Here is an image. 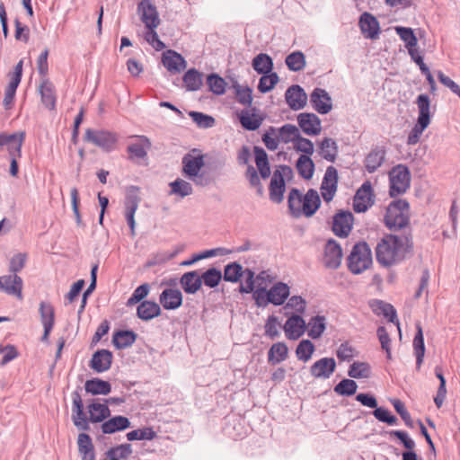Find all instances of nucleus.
I'll use <instances>...</instances> for the list:
<instances>
[{
  "instance_id": "1",
  "label": "nucleus",
  "mask_w": 460,
  "mask_h": 460,
  "mask_svg": "<svg viewBox=\"0 0 460 460\" xmlns=\"http://www.w3.org/2000/svg\"><path fill=\"white\" fill-rule=\"evenodd\" d=\"M413 247L412 231L385 234L375 248L376 261L385 268L398 265L411 256Z\"/></svg>"
},
{
  "instance_id": "2",
  "label": "nucleus",
  "mask_w": 460,
  "mask_h": 460,
  "mask_svg": "<svg viewBox=\"0 0 460 460\" xmlns=\"http://www.w3.org/2000/svg\"><path fill=\"white\" fill-rule=\"evenodd\" d=\"M81 387H77L71 394L72 397V420L74 425L82 431L90 430V422L100 423L111 416V411L105 403L93 401L87 406L89 417L84 412V402L80 394Z\"/></svg>"
},
{
  "instance_id": "3",
  "label": "nucleus",
  "mask_w": 460,
  "mask_h": 460,
  "mask_svg": "<svg viewBox=\"0 0 460 460\" xmlns=\"http://www.w3.org/2000/svg\"><path fill=\"white\" fill-rule=\"evenodd\" d=\"M385 226L394 232L407 230L412 231L410 226V204L406 199H397L387 207L384 217Z\"/></svg>"
},
{
  "instance_id": "4",
  "label": "nucleus",
  "mask_w": 460,
  "mask_h": 460,
  "mask_svg": "<svg viewBox=\"0 0 460 460\" xmlns=\"http://www.w3.org/2000/svg\"><path fill=\"white\" fill-rule=\"evenodd\" d=\"M418 107L417 121L407 137V144L414 146L420 141L423 131L429 126L432 114L430 112V98L426 93L418 95L416 99Z\"/></svg>"
},
{
  "instance_id": "5",
  "label": "nucleus",
  "mask_w": 460,
  "mask_h": 460,
  "mask_svg": "<svg viewBox=\"0 0 460 460\" xmlns=\"http://www.w3.org/2000/svg\"><path fill=\"white\" fill-rule=\"evenodd\" d=\"M373 263L372 250L365 241L356 243L347 258L349 270L356 275L361 274Z\"/></svg>"
},
{
  "instance_id": "6",
  "label": "nucleus",
  "mask_w": 460,
  "mask_h": 460,
  "mask_svg": "<svg viewBox=\"0 0 460 460\" xmlns=\"http://www.w3.org/2000/svg\"><path fill=\"white\" fill-rule=\"evenodd\" d=\"M411 186V172L409 168L399 164L389 172V195L396 198L404 194Z\"/></svg>"
},
{
  "instance_id": "7",
  "label": "nucleus",
  "mask_w": 460,
  "mask_h": 460,
  "mask_svg": "<svg viewBox=\"0 0 460 460\" xmlns=\"http://www.w3.org/2000/svg\"><path fill=\"white\" fill-rule=\"evenodd\" d=\"M84 140L100 147L105 152H111L115 148L118 136L116 133L109 130L87 128Z\"/></svg>"
},
{
  "instance_id": "8",
  "label": "nucleus",
  "mask_w": 460,
  "mask_h": 460,
  "mask_svg": "<svg viewBox=\"0 0 460 460\" xmlns=\"http://www.w3.org/2000/svg\"><path fill=\"white\" fill-rule=\"evenodd\" d=\"M280 170H276L270 183V199L275 203H280L284 198L286 190V184L284 181V174H292V168L288 165L283 164L279 166Z\"/></svg>"
},
{
  "instance_id": "9",
  "label": "nucleus",
  "mask_w": 460,
  "mask_h": 460,
  "mask_svg": "<svg viewBox=\"0 0 460 460\" xmlns=\"http://www.w3.org/2000/svg\"><path fill=\"white\" fill-rule=\"evenodd\" d=\"M354 224V216L349 210H338L332 217V231L340 238L349 235Z\"/></svg>"
},
{
  "instance_id": "10",
  "label": "nucleus",
  "mask_w": 460,
  "mask_h": 460,
  "mask_svg": "<svg viewBox=\"0 0 460 460\" xmlns=\"http://www.w3.org/2000/svg\"><path fill=\"white\" fill-rule=\"evenodd\" d=\"M375 203V195L371 183L365 181L357 190L353 199V210L364 213Z\"/></svg>"
},
{
  "instance_id": "11",
  "label": "nucleus",
  "mask_w": 460,
  "mask_h": 460,
  "mask_svg": "<svg viewBox=\"0 0 460 460\" xmlns=\"http://www.w3.org/2000/svg\"><path fill=\"white\" fill-rule=\"evenodd\" d=\"M338 171L334 166H328L321 183V194L325 202L333 199L338 189Z\"/></svg>"
},
{
  "instance_id": "12",
  "label": "nucleus",
  "mask_w": 460,
  "mask_h": 460,
  "mask_svg": "<svg viewBox=\"0 0 460 460\" xmlns=\"http://www.w3.org/2000/svg\"><path fill=\"white\" fill-rule=\"evenodd\" d=\"M342 256L341 244L336 240L330 238L324 246V266L332 270L338 269L341 266Z\"/></svg>"
},
{
  "instance_id": "13",
  "label": "nucleus",
  "mask_w": 460,
  "mask_h": 460,
  "mask_svg": "<svg viewBox=\"0 0 460 460\" xmlns=\"http://www.w3.org/2000/svg\"><path fill=\"white\" fill-rule=\"evenodd\" d=\"M310 102L319 114H327L332 109V102L326 90L316 87L310 94Z\"/></svg>"
},
{
  "instance_id": "14",
  "label": "nucleus",
  "mask_w": 460,
  "mask_h": 460,
  "mask_svg": "<svg viewBox=\"0 0 460 460\" xmlns=\"http://www.w3.org/2000/svg\"><path fill=\"white\" fill-rule=\"evenodd\" d=\"M137 11L147 29L157 28L160 23L159 14L156 6L150 0H141L137 4Z\"/></svg>"
},
{
  "instance_id": "15",
  "label": "nucleus",
  "mask_w": 460,
  "mask_h": 460,
  "mask_svg": "<svg viewBox=\"0 0 460 460\" xmlns=\"http://www.w3.org/2000/svg\"><path fill=\"white\" fill-rule=\"evenodd\" d=\"M297 123L307 136H317L322 130L321 119L314 113L303 112L297 115Z\"/></svg>"
},
{
  "instance_id": "16",
  "label": "nucleus",
  "mask_w": 460,
  "mask_h": 460,
  "mask_svg": "<svg viewBox=\"0 0 460 460\" xmlns=\"http://www.w3.org/2000/svg\"><path fill=\"white\" fill-rule=\"evenodd\" d=\"M336 369V361L333 358H322L310 367V374L314 378L328 379Z\"/></svg>"
},
{
  "instance_id": "17",
  "label": "nucleus",
  "mask_w": 460,
  "mask_h": 460,
  "mask_svg": "<svg viewBox=\"0 0 460 460\" xmlns=\"http://www.w3.org/2000/svg\"><path fill=\"white\" fill-rule=\"evenodd\" d=\"M285 98L293 111L301 110L306 105L307 95L303 87L298 84L289 86L285 93Z\"/></svg>"
},
{
  "instance_id": "18",
  "label": "nucleus",
  "mask_w": 460,
  "mask_h": 460,
  "mask_svg": "<svg viewBox=\"0 0 460 460\" xmlns=\"http://www.w3.org/2000/svg\"><path fill=\"white\" fill-rule=\"evenodd\" d=\"M181 172L187 178L195 177L205 165L204 155H193L188 153L183 155Z\"/></svg>"
},
{
  "instance_id": "19",
  "label": "nucleus",
  "mask_w": 460,
  "mask_h": 460,
  "mask_svg": "<svg viewBox=\"0 0 460 460\" xmlns=\"http://www.w3.org/2000/svg\"><path fill=\"white\" fill-rule=\"evenodd\" d=\"M305 322L300 314H293L283 326L286 336L289 340L299 339L305 331Z\"/></svg>"
},
{
  "instance_id": "20",
  "label": "nucleus",
  "mask_w": 460,
  "mask_h": 460,
  "mask_svg": "<svg viewBox=\"0 0 460 460\" xmlns=\"http://www.w3.org/2000/svg\"><path fill=\"white\" fill-rule=\"evenodd\" d=\"M179 282L182 290L188 295H194L202 288L199 270L183 273Z\"/></svg>"
},
{
  "instance_id": "21",
  "label": "nucleus",
  "mask_w": 460,
  "mask_h": 460,
  "mask_svg": "<svg viewBox=\"0 0 460 460\" xmlns=\"http://www.w3.org/2000/svg\"><path fill=\"white\" fill-rule=\"evenodd\" d=\"M369 306L376 315H383L390 323H393L399 327L400 323L397 317V312L394 305L383 300L373 299L369 302Z\"/></svg>"
},
{
  "instance_id": "22",
  "label": "nucleus",
  "mask_w": 460,
  "mask_h": 460,
  "mask_svg": "<svg viewBox=\"0 0 460 460\" xmlns=\"http://www.w3.org/2000/svg\"><path fill=\"white\" fill-rule=\"evenodd\" d=\"M182 293L177 288H165L159 296V302L165 310H176L182 305Z\"/></svg>"
},
{
  "instance_id": "23",
  "label": "nucleus",
  "mask_w": 460,
  "mask_h": 460,
  "mask_svg": "<svg viewBox=\"0 0 460 460\" xmlns=\"http://www.w3.org/2000/svg\"><path fill=\"white\" fill-rule=\"evenodd\" d=\"M138 139L137 142L128 146L127 152L130 160H143L147 157V151L151 148V142L146 136H134Z\"/></svg>"
},
{
  "instance_id": "24",
  "label": "nucleus",
  "mask_w": 460,
  "mask_h": 460,
  "mask_svg": "<svg viewBox=\"0 0 460 460\" xmlns=\"http://www.w3.org/2000/svg\"><path fill=\"white\" fill-rule=\"evenodd\" d=\"M112 363V353L108 349L96 350L90 361V367L97 373H102L111 368Z\"/></svg>"
},
{
  "instance_id": "25",
  "label": "nucleus",
  "mask_w": 460,
  "mask_h": 460,
  "mask_svg": "<svg viewBox=\"0 0 460 460\" xmlns=\"http://www.w3.org/2000/svg\"><path fill=\"white\" fill-rule=\"evenodd\" d=\"M131 422L128 418L117 415L102 422L101 429L103 434H113L130 428Z\"/></svg>"
},
{
  "instance_id": "26",
  "label": "nucleus",
  "mask_w": 460,
  "mask_h": 460,
  "mask_svg": "<svg viewBox=\"0 0 460 460\" xmlns=\"http://www.w3.org/2000/svg\"><path fill=\"white\" fill-rule=\"evenodd\" d=\"M162 61L166 69L172 73H180L187 66L184 58L172 49H169L163 54Z\"/></svg>"
},
{
  "instance_id": "27",
  "label": "nucleus",
  "mask_w": 460,
  "mask_h": 460,
  "mask_svg": "<svg viewBox=\"0 0 460 460\" xmlns=\"http://www.w3.org/2000/svg\"><path fill=\"white\" fill-rule=\"evenodd\" d=\"M385 149L384 146H376L371 149L365 158L364 165L367 172H375L385 162Z\"/></svg>"
},
{
  "instance_id": "28",
  "label": "nucleus",
  "mask_w": 460,
  "mask_h": 460,
  "mask_svg": "<svg viewBox=\"0 0 460 460\" xmlns=\"http://www.w3.org/2000/svg\"><path fill=\"white\" fill-rule=\"evenodd\" d=\"M321 207L320 196L314 189H309L303 195L302 215L306 217H313Z\"/></svg>"
},
{
  "instance_id": "29",
  "label": "nucleus",
  "mask_w": 460,
  "mask_h": 460,
  "mask_svg": "<svg viewBox=\"0 0 460 460\" xmlns=\"http://www.w3.org/2000/svg\"><path fill=\"white\" fill-rule=\"evenodd\" d=\"M39 91L44 106L49 110H54L57 102L56 90L49 78L45 77L42 79Z\"/></svg>"
},
{
  "instance_id": "30",
  "label": "nucleus",
  "mask_w": 460,
  "mask_h": 460,
  "mask_svg": "<svg viewBox=\"0 0 460 460\" xmlns=\"http://www.w3.org/2000/svg\"><path fill=\"white\" fill-rule=\"evenodd\" d=\"M359 26L363 33L367 32V38L376 40L380 33L377 19L369 13H363L359 18Z\"/></svg>"
},
{
  "instance_id": "31",
  "label": "nucleus",
  "mask_w": 460,
  "mask_h": 460,
  "mask_svg": "<svg viewBox=\"0 0 460 460\" xmlns=\"http://www.w3.org/2000/svg\"><path fill=\"white\" fill-rule=\"evenodd\" d=\"M3 291L8 295L16 296L19 299L22 298V279L17 274H9L2 276Z\"/></svg>"
},
{
  "instance_id": "32",
  "label": "nucleus",
  "mask_w": 460,
  "mask_h": 460,
  "mask_svg": "<svg viewBox=\"0 0 460 460\" xmlns=\"http://www.w3.org/2000/svg\"><path fill=\"white\" fill-rule=\"evenodd\" d=\"M161 314L160 305L151 300L142 301L137 307V315L143 321H150Z\"/></svg>"
},
{
  "instance_id": "33",
  "label": "nucleus",
  "mask_w": 460,
  "mask_h": 460,
  "mask_svg": "<svg viewBox=\"0 0 460 460\" xmlns=\"http://www.w3.org/2000/svg\"><path fill=\"white\" fill-rule=\"evenodd\" d=\"M270 304L279 306L282 305L290 295V288L287 283L277 282L270 289Z\"/></svg>"
},
{
  "instance_id": "34",
  "label": "nucleus",
  "mask_w": 460,
  "mask_h": 460,
  "mask_svg": "<svg viewBox=\"0 0 460 460\" xmlns=\"http://www.w3.org/2000/svg\"><path fill=\"white\" fill-rule=\"evenodd\" d=\"M137 333L132 330H118L113 333L112 343L118 349L131 347L137 340Z\"/></svg>"
},
{
  "instance_id": "35",
  "label": "nucleus",
  "mask_w": 460,
  "mask_h": 460,
  "mask_svg": "<svg viewBox=\"0 0 460 460\" xmlns=\"http://www.w3.org/2000/svg\"><path fill=\"white\" fill-rule=\"evenodd\" d=\"M319 154L326 161L334 163L338 156V145L337 142L331 137H324L318 144Z\"/></svg>"
},
{
  "instance_id": "36",
  "label": "nucleus",
  "mask_w": 460,
  "mask_h": 460,
  "mask_svg": "<svg viewBox=\"0 0 460 460\" xmlns=\"http://www.w3.org/2000/svg\"><path fill=\"white\" fill-rule=\"evenodd\" d=\"M84 389L93 395H107L111 392V385L109 381L93 377L85 382Z\"/></svg>"
},
{
  "instance_id": "37",
  "label": "nucleus",
  "mask_w": 460,
  "mask_h": 460,
  "mask_svg": "<svg viewBox=\"0 0 460 460\" xmlns=\"http://www.w3.org/2000/svg\"><path fill=\"white\" fill-rule=\"evenodd\" d=\"M138 188L131 186L125 197V217L127 222L135 218V213L138 208L140 198L136 193Z\"/></svg>"
},
{
  "instance_id": "38",
  "label": "nucleus",
  "mask_w": 460,
  "mask_h": 460,
  "mask_svg": "<svg viewBox=\"0 0 460 460\" xmlns=\"http://www.w3.org/2000/svg\"><path fill=\"white\" fill-rule=\"evenodd\" d=\"M200 278L202 286L216 290L222 281V271L217 267H209L200 272Z\"/></svg>"
},
{
  "instance_id": "39",
  "label": "nucleus",
  "mask_w": 460,
  "mask_h": 460,
  "mask_svg": "<svg viewBox=\"0 0 460 460\" xmlns=\"http://www.w3.org/2000/svg\"><path fill=\"white\" fill-rule=\"evenodd\" d=\"M288 357V348L285 342H276L271 345L268 350V362L271 365H277Z\"/></svg>"
},
{
  "instance_id": "40",
  "label": "nucleus",
  "mask_w": 460,
  "mask_h": 460,
  "mask_svg": "<svg viewBox=\"0 0 460 460\" xmlns=\"http://www.w3.org/2000/svg\"><path fill=\"white\" fill-rule=\"evenodd\" d=\"M254 159L261 177L267 179L270 175V167L266 151L261 147L255 146L253 147Z\"/></svg>"
},
{
  "instance_id": "41",
  "label": "nucleus",
  "mask_w": 460,
  "mask_h": 460,
  "mask_svg": "<svg viewBox=\"0 0 460 460\" xmlns=\"http://www.w3.org/2000/svg\"><path fill=\"white\" fill-rule=\"evenodd\" d=\"M412 346L416 357V368L419 370L421 367L425 356V343L423 331L420 324L416 325V333L413 339Z\"/></svg>"
},
{
  "instance_id": "42",
  "label": "nucleus",
  "mask_w": 460,
  "mask_h": 460,
  "mask_svg": "<svg viewBox=\"0 0 460 460\" xmlns=\"http://www.w3.org/2000/svg\"><path fill=\"white\" fill-rule=\"evenodd\" d=\"M77 444L78 451L82 455V460L95 459L92 438L85 431L78 435Z\"/></svg>"
},
{
  "instance_id": "43",
  "label": "nucleus",
  "mask_w": 460,
  "mask_h": 460,
  "mask_svg": "<svg viewBox=\"0 0 460 460\" xmlns=\"http://www.w3.org/2000/svg\"><path fill=\"white\" fill-rule=\"evenodd\" d=\"M243 276V268L237 261H232L224 266L222 279L226 282L238 283Z\"/></svg>"
},
{
  "instance_id": "44",
  "label": "nucleus",
  "mask_w": 460,
  "mask_h": 460,
  "mask_svg": "<svg viewBox=\"0 0 460 460\" xmlns=\"http://www.w3.org/2000/svg\"><path fill=\"white\" fill-rule=\"evenodd\" d=\"M303 194L296 189L292 188L288 197V207L292 217H299L302 216Z\"/></svg>"
},
{
  "instance_id": "45",
  "label": "nucleus",
  "mask_w": 460,
  "mask_h": 460,
  "mask_svg": "<svg viewBox=\"0 0 460 460\" xmlns=\"http://www.w3.org/2000/svg\"><path fill=\"white\" fill-rule=\"evenodd\" d=\"M203 74L196 68H190L185 72L182 77L187 91L195 92L200 89L203 81Z\"/></svg>"
},
{
  "instance_id": "46",
  "label": "nucleus",
  "mask_w": 460,
  "mask_h": 460,
  "mask_svg": "<svg viewBox=\"0 0 460 460\" xmlns=\"http://www.w3.org/2000/svg\"><path fill=\"white\" fill-rule=\"evenodd\" d=\"M238 119L242 127L249 131L257 130L263 121L261 116L256 115L255 113L250 114L247 110H243L238 115Z\"/></svg>"
},
{
  "instance_id": "47",
  "label": "nucleus",
  "mask_w": 460,
  "mask_h": 460,
  "mask_svg": "<svg viewBox=\"0 0 460 460\" xmlns=\"http://www.w3.org/2000/svg\"><path fill=\"white\" fill-rule=\"evenodd\" d=\"M298 174L305 180H310L314 173L315 165L308 155H300L296 163Z\"/></svg>"
},
{
  "instance_id": "48",
  "label": "nucleus",
  "mask_w": 460,
  "mask_h": 460,
  "mask_svg": "<svg viewBox=\"0 0 460 460\" xmlns=\"http://www.w3.org/2000/svg\"><path fill=\"white\" fill-rule=\"evenodd\" d=\"M252 68L260 75L269 74L272 71L274 64L272 58L266 53H260L252 61Z\"/></svg>"
},
{
  "instance_id": "49",
  "label": "nucleus",
  "mask_w": 460,
  "mask_h": 460,
  "mask_svg": "<svg viewBox=\"0 0 460 460\" xmlns=\"http://www.w3.org/2000/svg\"><path fill=\"white\" fill-rule=\"evenodd\" d=\"M307 335L314 339H319L326 329V318L323 315H315L308 323Z\"/></svg>"
},
{
  "instance_id": "50",
  "label": "nucleus",
  "mask_w": 460,
  "mask_h": 460,
  "mask_svg": "<svg viewBox=\"0 0 460 460\" xmlns=\"http://www.w3.org/2000/svg\"><path fill=\"white\" fill-rule=\"evenodd\" d=\"M285 63L290 71L299 72L305 66V56L300 50L294 51L286 57Z\"/></svg>"
},
{
  "instance_id": "51",
  "label": "nucleus",
  "mask_w": 460,
  "mask_h": 460,
  "mask_svg": "<svg viewBox=\"0 0 460 460\" xmlns=\"http://www.w3.org/2000/svg\"><path fill=\"white\" fill-rule=\"evenodd\" d=\"M348 376L350 378H368L371 376V367L367 362L355 361L348 370Z\"/></svg>"
},
{
  "instance_id": "52",
  "label": "nucleus",
  "mask_w": 460,
  "mask_h": 460,
  "mask_svg": "<svg viewBox=\"0 0 460 460\" xmlns=\"http://www.w3.org/2000/svg\"><path fill=\"white\" fill-rule=\"evenodd\" d=\"M277 133L279 140L285 144L295 143L300 135L298 128L293 124L283 125L277 128Z\"/></svg>"
},
{
  "instance_id": "53",
  "label": "nucleus",
  "mask_w": 460,
  "mask_h": 460,
  "mask_svg": "<svg viewBox=\"0 0 460 460\" xmlns=\"http://www.w3.org/2000/svg\"><path fill=\"white\" fill-rule=\"evenodd\" d=\"M396 34L405 43L407 49L415 48L418 44V39L414 31L410 27L396 26L394 27Z\"/></svg>"
},
{
  "instance_id": "54",
  "label": "nucleus",
  "mask_w": 460,
  "mask_h": 460,
  "mask_svg": "<svg viewBox=\"0 0 460 460\" xmlns=\"http://www.w3.org/2000/svg\"><path fill=\"white\" fill-rule=\"evenodd\" d=\"M207 84L209 91L216 95H223L226 93V83L216 73H211L207 76Z\"/></svg>"
},
{
  "instance_id": "55",
  "label": "nucleus",
  "mask_w": 460,
  "mask_h": 460,
  "mask_svg": "<svg viewBox=\"0 0 460 460\" xmlns=\"http://www.w3.org/2000/svg\"><path fill=\"white\" fill-rule=\"evenodd\" d=\"M171 188L170 194H175L181 198L191 195L193 188L191 184L181 178H177L175 181L169 183Z\"/></svg>"
},
{
  "instance_id": "56",
  "label": "nucleus",
  "mask_w": 460,
  "mask_h": 460,
  "mask_svg": "<svg viewBox=\"0 0 460 460\" xmlns=\"http://www.w3.org/2000/svg\"><path fill=\"white\" fill-rule=\"evenodd\" d=\"M314 349V345L311 341L302 340L296 349V356L299 360L307 362L311 359Z\"/></svg>"
},
{
  "instance_id": "57",
  "label": "nucleus",
  "mask_w": 460,
  "mask_h": 460,
  "mask_svg": "<svg viewBox=\"0 0 460 460\" xmlns=\"http://www.w3.org/2000/svg\"><path fill=\"white\" fill-rule=\"evenodd\" d=\"M357 389V383L349 378H343L333 388L334 392L341 396H351L356 394Z\"/></svg>"
},
{
  "instance_id": "58",
  "label": "nucleus",
  "mask_w": 460,
  "mask_h": 460,
  "mask_svg": "<svg viewBox=\"0 0 460 460\" xmlns=\"http://www.w3.org/2000/svg\"><path fill=\"white\" fill-rule=\"evenodd\" d=\"M237 102L244 106H251L252 102V90L249 86L242 87L237 82L233 84Z\"/></svg>"
},
{
  "instance_id": "59",
  "label": "nucleus",
  "mask_w": 460,
  "mask_h": 460,
  "mask_svg": "<svg viewBox=\"0 0 460 460\" xmlns=\"http://www.w3.org/2000/svg\"><path fill=\"white\" fill-rule=\"evenodd\" d=\"M279 78L276 72L271 71L269 74L261 75L258 84V90L261 93H269L279 83Z\"/></svg>"
},
{
  "instance_id": "60",
  "label": "nucleus",
  "mask_w": 460,
  "mask_h": 460,
  "mask_svg": "<svg viewBox=\"0 0 460 460\" xmlns=\"http://www.w3.org/2000/svg\"><path fill=\"white\" fill-rule=\"evenodd\" d=\"M128 441L152 440L156 437V432L150 427L131 430L126 435Z\"/></svg>"
},
{
  "instance_id": "61",
  "label": "nucleus",
  "mask_w": 460,
  "mask_h": 460,
  "mask_svg": "<svg viewBox=\"0 0 460 460\" xmlns=\"http://www.w3.org/2000/svg\"><path fill=\"white\" fill-rule=\"evenodd\" d=\"M189 116L200 128H210L214 127L216 122L212 116L199 111H191L189 112Z\"/></svg>"
},
{
  "instance_id": "62",
  "label": "nucleus",
  "mask_w": 460,
  "mask_h": 460,
  "mask_svg": "<svg viewBox=\"0 0 460 460\" xmlns=\"http://www.w3.org/2000/svg\"><path fill=\"white\" fill-rule=\"evenodd\" d=\"M39 311L40 314V321L43 327L48 326V324H50V326H54L55 312L53 306L49 303L42 301L40 304Z\"/></svg>"
},
{
  "instance_id": "63",
  "label": "nucleus",
  "mask_w": 460,
  "mask_h": 460,
  "mask_svg": "<svg viewBox=\"0 0 460 460\" xmlns=\"http://www.w3.org/2000/svg\"><path fill=\"white\" fill-rule=\"evenodd\" d=\"M150 291V286L148 283H144L138 286L132 293L130 297L128 299L127 306H132L136 304H140L144 298H146Z\"/></svg>"
},
{
  "instance_id": "64",
  "label": "nucleus",
  "mask_w": 460,
  "mask_h": 460,
  "mask_svg": "<svg viewBox=\"0 0 460 460\" xmlns=\"http://www.w3.org/2000/svg\"><path fill=\"white\" fill-rule=\"evenodd\" d=\"M261 140L265 146L270 151H275L279 147V135H277V128L270 126L268 130L262 135Z\"/></svg>"
}]
</instances>
